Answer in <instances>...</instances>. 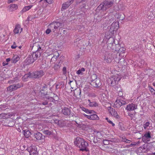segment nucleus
Instances as JSON below:
<instances>
[{"instance_id":"7ed1b4c3","label":"nucleus","mask_w":155,"mask_h":155,"mask_svg":"<svg viewBox=\"0 0 155 155\" xmlns=\"http://www.w3.org/2000/svg\"><path fill=\"white\" fill-rule=\"evenodd\" d=\"M114 4V0H104L97 8L96 11L98 12L100 10L104 12L112 7Z\"/></svg>"},{"instance_id":"9b49d317","label":"nucleus","mask_w":155,"mask_h":155,"mask_svg":"<svg viewBox=\"0 0 155 155\" xmlns=\"http://www.w3.org/2000/svg\"><path fill=\"white\" fill-rule=\"evenodd\" d=\"M118 78L117 77L115 76L111 77L107 80V82L111 86H115L116 84Z\"/></svg>"},{"instance_id":"ea45409f","label":"nucleus","mask_w":155,"mask_h":155,"mask_svg":"<svg viewBox=\"0 0 155 155\" xmlns=\"http://www.w3.org/2000/svg\"><path fill=\"white\" fill-rule=\"evenodd\" d=\"M10 8L12 10H14L17 8L18 6L17 5L15 4H11L10 5Z\"/></svg>"},{"instance_id":"6e6552de","label":"nucleus","mask_w":155,"mask_h":155,"mask_svg":"<svg viewBox=\"0 0 155 155\" xmlns=\"http://www.w3.org/2000/svg\"><path fill=\"white\" fill-rule=\"evenodd\" d=\"M33 136L34 138L38 140H41L44 139L45 138V136L43 135L40 132H33L32 133Z\"/></svg>"},{"instance_id":"f704fd0d","label":"nucleus","mask_w":155,"mask_h":155,"mask_svg":"<svg viewBox=\"0 0 155 155\" xmlns=\"http://www.w3.org/2000/svg\"><path fill=\"white\" fill-rule=\"evenodd\" d=\"M58 123L59 125L61 127H63L66 124L65 121L63 120H59L58 122Z\"/></svg>"},{"instance_id":"473e14b6","label":"nucleus","mask_w":155,"mask_h":155,"mask_svg":"<svg viewBox=\"0 0 155 155\" xmlns=\"http://www.w3.org/2000/svg\"><path fill=\"white\" fill-rule=\"evenodd\" d=\"M70 117H71L73 118V120L75 122V121H76V120H78L80 118V117L77 114H75L74 113H71L70 114L69 116Z\"/></svg>"},{"instance_id":"338daca9","label":"nucleus","mask_w":155,"mask_h":155,"mask_svg":"<svg viewBox=\"0 0 155 155\" xmlns=\"http://www.w3.org/2000/svg\"><path fill=\"white\" fill-rule=\"evenodd\" d=\"M84 0H77L76 1V2L77 4L80 3Z\"/></svg>"},{"instance_id":"58836bf2","label":"nucleus","mask_w":155,"mask_h":155,"mask_svg":"<svg viewBox=\"0 0 155 155\" xmlns=\"http://www.w3.org/2000/svg\"><path fill=\"white\" fill-rule=\"evenodd\" d=\"M48 27L54 32L56 29L53 22L49 25Z\"/></svg>"},{"instance_id":"c9c22d12","label":"nucleus","mask_w":155,"mask_h":155,"mask_svg":"<svg viewBox=\"0 0 155 155\" xmlns=\"http://www.w3.org/2000/svg\"><path fill=\"white\" fill-rule=\"evenodd\" d=\"M119 48L118 49L117 52L118 53V54H120H120L123 53L125 52V48L123 47H121L120 46V47H119Z\"/></svg>"},{"instance_id":"bf43d9fd","label":"nucleus","mask_w":155,"mask_h":155,"mask_svg":"<svg viewBox=\"0 0 155 155\" xmlns=\"http://www.w3.org/2000/svg\"><path fill=\"white\" fill-rule=\"evenodd\" d=\"M31 16H28L27 18V20L26 21H28V23L29 21H31Z\"/></svg>"},{"instance_id":"9d476101","label":"nucleus","mask_w":155,"mask_h":155,"mask_svg":"<svg viewBox=\"0 0 155 155\" xmlns=\"http://www.w3.org/2000/svg\"><path fill=\"white\" fill-rule=\"evenodd\" d=\"M113 35H111V34H107V35H106V33L105 34V37L106 38L108 39L107 41V48L109 49V44H113L115 43V40L112 37Z\"/></svg>"},{"instance_id":"4c0bfd02","label":"nucleus","mask_w":155,"mask_h":155,"mask_svg":"<svg viewBox=\"0 0 155 155\" xmlns=\"http://www.w3.org/2000/svg\"><path fill=\"white\" fill-rule=\"evenodd\" d=\"M20 59V58L18 56H14L12 60V63H16Z\"/></svg>"},{"instance_id":"a211bd4d","label":"nucleus","mask_w":155,"mask_h":155,"mask_svg":"<svg viewBox=\"0 0 155 155\" xmlns=\"http://www.w3.org/2000/svg\"><path fill=\"white\" fill-rule=\"evenodd\" d=\"M45 99L48 100V102L54 103L55 101H57L58 98L57 95H55V96H54V97L49 96L46 97Z\"/></svg>"},{"instance_id":"f8f14e48","label":"nucleus","mask_w":155,"mask_h":155,"mask_svg":"<svg viewBox=\"0 0 155 155\" xmlns=\"http://www.w3.org/2000/svg\"><path fill=\"white\" fill-rule=\"evenodd\" d=\"M107 109L109 111L110 114L112 116H114L116 118L120 119V117L117 114V111L113 108L110 107H107Z\"/></svg>"},{"instance_id":"cd10ccee","label":"nucleus","mask_w":155,"mask_h":155,"mask_svg":"<svg viewBox=\"0 0 155 155\" xmlns=\"http://www.w3.org/2000/svg\"><path fill=\"white\" fill-rule=\"evenodd\" d=\"M22 133H23L24 136L26 138H28L31 134V132L28 130H23Z\"/></svg>"},{"instance_id":"393cba45","label":"nucleus","mask_w":155,"mask_h":155,"mask_svg":"<svg viewBox=\"0 0 155 155\" xmlns=\"http://www.w3.org/2000/svg\"><path fill=\"white\" fill-rule=\"evenodd\" d=\"M56 28L57 29L59 27H62L64 25L63 22H59V21H54L53 22Z\"/></svg>"},{"instance_id":"0e129e2a","label":"nucleus","mask_w":155,"mask_h":155,"mask_svg":"<svg viewBox=\"0 0 155 155\" xmlns=\"http://www.w3.org/2000/svg\"><path fill=\"white\" fill-rule=\"evenodd\" d=\"M74 1V0H68L67 2H68L69 4L71 5L72 3Z\"/></svg>"},{"instance_id":"8fccbe9b","label":"nucleus","mask_w":155,"mask_h":155,"mask_svg":"<svg viewBox=\"0 0 155 155\" xmlns=\"http://www.w3.org/2000/svg\"><path fill=\"white\" fill-rule=\"evenodd\" d=\"M150 124V123L149 122H147L144 124H143V126L144 129H146L147 128V127L149 126Z\"/></svg>"},{"instance_id":"79ce46f5","label":"nucleus","mask_w":155,"mask_h":155,"mask_svg":"<svg viewBox=\"0 0 155 155\" xmlns=\"http://www.w3.org/2000/svg\"><path fill=\"white\" fill-rule=\"evenodd\" d=\"M15 124L14 122L13 121H9L8 124L6 126L8 127H13L15 125Z\"/></svg>"},{"instance_id":"c756f323","label":"nucleus","mask_w":155,"mask_h":155,"mask_svg":"<svg viewBox=\"0 0 155 155\" xmlns=\"http://www.w3.org/2000/svg\"><path fill=\"white\" fill-rule=\"evenodd\" d=\"M88 101L89 103V105L90 107H96L98 106V104L96 101H94L91 102V100L88 99Z\"/></svg>"},{"instance_id":"09e8293b","label":"nucleus","mask_w":155,"mask_h":155,"mask_svg":"<svg viewBox=\"0 0 155 155\" xmlns=\"http://www.w3.org/2000/svg\"><path fill=\"white\" fill-rule=\"evenodd\" d=\"M122 141L127 143H130L131 142L130 140H128L126 139L125 138L123 137H122Z\"/></svg>"},{"instance_id":"20e7f679","label":"nucleus","mask_w":155,"mask_h":155,"mask_svg":"<svg viewBox=\"0 0 155 155\" xmlns=\"http://www.w3.org/2000/svg\"><path fill=\"white\" fill-rule=\"evenodd\" d=\"M45 74L44 72L41 70L29 72L26 75L30 78L39 79L41 78Z\"/></svg>"},{"instance_id":"f3484780","label":"nucleus","mask_w":155,"mask_h":155,"mask_svg":"<svg viewBox=\"0 0 155 155\" xmlns=\"http://www.w3.org/2000/svg\"><path fill=\"white\" fill-rule=\"evenodd\" d=\"M81 90L79 88H77L74 90V96L77 98H80L81 97Z\"/></svg>"},{"instance_id":"aec40b11","label":"nucleus","mask_w":155,"mask_h":155,"mask_svg":"<svg viewBox=\"0 0 155 155\" xmlns=\"http://www.w3.org/2000/svg\"><path fill=\"white\" fill-rule=\"evenodd\" d=\"M34 59L31 55H29L25 61L26 64H29L33 63L35 61Z\"/></svg>"},{"instance_id":"f257e3e1","label":"nucleus","mask_w":155,"mask_h":155,"mask_svg":"<svg viewBox=\"0 0 155 155\" xmlns=\"http://www.w3.org/2000/svg\"><path fill=\"white\" fill-rule=\"evenodd\" d=\"M120 54L114 53L110 51H105L104 56V61L107 63H110L113 60L116 62L119 63L120 60Z\"/></svg>"},{"instance_id":"a18cd8bd","label":"nucleus","mask_w":155,"mask_h":155,"mask_svg":"<svg viewBox=\"0 0 155 155\" xmlns=\"http://www.w3.org/2000/svg\"><path fill=\"white\" fill-rule=\"evenodd\" d=\"M123 124L121 122H119L118 124L119 129L122 130H125V128L123 126Z\"/></svg>"},{"instance_id":"0eeeda50","label":"nucleus","mask_w":155,"mask_h":155,"mask_svg":"<svg viewBox=\"0 0 155 155\" xmlns=\"http://www.w3.org/2000/svg\"><path fill=\"white\" fill-rule=\"evenodd\" d=\"M26 150L29 152L30 155H37L38 153L36 146H31L27 147Z\"/></svg>"},{"instance_id":"39448f33","label":"nucleus","mask_w":155,"mask_h":155,"mask_svg":"<svg viewBox=\"0 0 155 155\" xmlns=\"http://www.w3.org/2000/svg\"><path fill=\"white\" fill-rule=\"evenodd\" d=\"M119 22L118 21L113 22L110 26L108 27V29L109 30L106 32V35L111 34V35H114V32H116L119 28Z\"/></svg>"},{"instance_id":"dca6fc26","label":"nucleus","mask_w":155,"mask_h":155,"mask_svg":"<svg viewBox=\"0 0 155 155\" xmlns=\"http://www.w3.org/2000/svg\"><path fill=\"white\" fill-rule=\"evenodd\" d=\"M88 138L91 142L93 141L95 143L97 142V137L94 133L89 134Z\"/></svg>"},{"instance_id":"a878e982","label":"nucleus","mask_w":155,"mask_h":155,"mask_svg":"<svg viewBox=\"0 0 155 155\" xmlns=\"http://www.w3.org/2000/svg\"><path fill=\"white\" fill-rule=\"evenodd\" d=\"M32 5H30L27 6H25L20 12V14H22L25 12L29 10L32 7Z\"/></svg>"},{"instance_id":"1a4fd4ad","label":"nucleus","mask_w":155,"mask_h":155,"mask_svg":"<svg viewBox=\"0 0 155 155\" xmlns=\"http://www.w3.org/2000/svg\"><path fill=\"white\" fill-rule=\"evenodd\" d=\"M120 47V46L119 44H117L114 43L113 44L109 45L108 49L112 50V52L114 53H118L117 52V51Z\"/></svg>"},{"instance_id":"e433bc0d","label":"nucleus","mask_w":155,"mask_h":155,"mask_svg":"<svg viewBox=\"0 0 155 155\" xmlns=\"http://www.w3.org/2000/svg\"><path fill=\"white\" fill-rule=\"evenodd\" d=\"M61 66V65L60 64V63H56L55 64L54 67V68L56 72L58 71L60 69Z\"/></svg>"},{"instance_id":"6ab92c4d","label":"nucleus","mask_w":155,"mask_h":155,"mask_svg":"<svg viewBox=\"0 0 155 155\" xmlns=\"http://www.w3.org/2000/svg\"><path fill=\"white\" fill-rule=\"evenodd\" d=\"M151 138L150 133L148 131L146 132L144 135L142 137V140L143 142L145 143L147 142V140Z\"/></svg>"},{"instance_id":"72a5a7b5","label":"nucleus","mask_w":155,"mask_h":155,"mask_svg":"<svg viewBox=\"0 0 155 155\" xmlns=\"http://www.w3.org/2000/svg\"><path fill=\"white\" fill-rule=\"evenodd\" d=\"M81 109L83 111H84L88 114H92V112H94V110H89L83 107H82L81 108Z\"/></svg>"},{"instance_id":"423d86ee","label":"nucleus","mask_w":155,"mask_h":155,"mask_svg":"<svg viewBox=\"0 0 155 155\" xmlns=\"http://www.w3.org/2000/svg\"><path fill=\"white\" fill-rule=\"evenodd\" d=\"M92 77L95 78V79L94 80L92 79L91 85L94 87H99L101 85L100 79L99 78H97V76L95 74L93 75Z\"/></svg>"},{"instance_id":"4468645a","label":"nucleus","mask_w":155,"mask_h":155,"mask_svg":"<svg viewBox=\"0 0 155 155\" xmlns=\"http://www.w3.org/2000/svg\"><path fill=\"white\" fill-rule=\"evenodd\" d=\"M71 111L70 108L67 107H64L62 109L61 113L66 116H70L71 114Z\"/></svg>"},{"instance_id":"e2e57ef3","label":"nucleus","mask_w":155,"mask_h":155,"mask_svg":"<svg viewBox=\"0 0 155 155\" xmlns=\"http://www.w3.org/2000/svg\"><path fill=\"white\" fill-rule=\"evenodd\" d=\"M61 84H60V83H59V84H56V89H58V88H60L59 86H60Z\"/></svg>"},{"instance_id":"a19ab883","label":"nucleus","mask_w":155,"mask_h":155,"mask_svg":"<svg viewBox=\"0 0 155 155\" xmlns=\"http://www.w3.org/2000/svg\"><path fill=\"white\" fill-rule=\"evenodd\" d=\"M41 93V96L43 98H45L46 99V97L47 96V95H48V92L46 91V92H42L41 91H40L39 93Z\"/></svg>"},{"instance_id":"13d9d810","label":"nucleus","mask_w":155,"mask_h":155,"mask_svg":"<svg viewBox=\"0 0 155 155\" xmlns=\"http://www.w3.org/2000/svg\"><path fill=\"white\" fill-rule=\"evenodd\" d=\"M149 88L151 92H153V91H155V90L151 86H149Z\"/></svg>"},{"instance_id":"bb28decb","label":"nucleus","mask_w":155,"mask_h":155,"mask_svg":"<svg viewBox=\"0 0 155 155\" xmlns=\"http://www.w3.org/2000/svg\"><path fill=\"white\" fill-rule=\"evenodd\" d=\"M70 5L68 2H65L62 5V7L61 8V11H63L64 10L66 9L70 6Z\"/></svg>"},{"instance_id":"4d7b16f0","label":"nucleus","mask_w":155,"mask_h":155,"mask_svg":"<svg viewBox=\"0 0 155 155\" xmlns=\"http://www.w3.org/2000/svg\"><path fill=\"white\" fill-rule=\"evenodd\" d=\"M51 30L50 28H48L46 31V33L47 34H48L51 32Z\"/></svg>"},{"instance_id":"4be33fe9","label":"nucleus","mask_w":155,"mask_h":155,"mask_svg":"<svg viewBox=\"0 0 155 155\" xmlns=\"http://www.w3.org/2000/svg\"><path fill=\"white\" fill-rule=\"evenodd\" d=\"M22 31V28H21V25H16L14 30V33L15 34H17L19 33V32L20 33Z\"/></svg>"},{"instance_id":"680f3d73","label":"nucleus","mask_w":155,"mask_h":155,"mask_svg":"<svg viewBox=\"0 0 155 155\" xmlns=\"http://www.w3.org/2000/svg\"><path fill=\"white\" fill-rule=\"evenodd\" d=\"M77 74H78V75H79L81 74H82V72L81 71V70L80 69L78 70L77 71Z\"/></svg>"},{"instance_id":"ddd939ff","label":"nucleus","mask_w":155,"mask_h":155,"mask_svg":"<svg viewBox=\"0 0 155 155\" xmlns=\"http://www.w3.org/2000/svg\"><path fill=\"white\" fill-rule=\"evenodd\" d=\"M127 103L126 102L121 99H117L115 102L114 106L115 107H120L121 106L125 105Z\"/></svg>"},{"instance_id":"37998d69","label":"nucleus","mask_w":155,"mask_h":155,"mask_svg":"<svg viewBox=\"0 0 155 155\" xmlns=\"http://www.w3.org/2000/svg\"><path fill=\"white\" fill-rule=\"evenodd\" d=\"M48 104V101L46 99L45 100V101H42L41 103H39V105H47Z\"/></svg>"},{"instance_id":"5fc2aeb1","label":"nucleus","mask_w":155,"mask_h":155,"mask_svg":"<svg viewBox=\"0 0 155 155\" xmlns=\"http://www.w3.org/2000/svg\"><path fill=\"white\" fill-rule=\"evenodd\" d=\"M110 141L111 142H114V143L117 142V139L115 138H112L111 139V140H110Z\"/></svg>"},{"instance_id":"69168bd1","label":"nucleus","mask_w":155,"mask_h":155,"mask_svg":"<svg viewBox=\"0 0 155 155\" xmlns=\"http://www.w3.org/2000/svg\"><path fill=\"white\" fill-rule=\"evenodd\" d=\"M105 119L107 120V121L110 124L112 122L111 120H109L108 117H106Z\"/></svg>"},{"instance_id":"774afa93","label":"nucleus","mask_w":155,"mask_h":155,"mask_svg":"<svg viewBox=\"0 0 155 155\" xmlns=\"http://www.w3.org/2000/svg\"><path fill=\"white\" fill-rule=\"evenodd\" d=\"M53 104L51 103H49V102H48V104L47 105V107H50L52 106Z\"/></svg>"},{"instance_id":"f03ea898","label":"nucleus","mask_w":155,"mask_h":155,"mask_svg":"<svg viewBox=\"0 0 155 155\" xmlns=\"http://www.w3.org/2000/svg\"><path fill=\"white\" fill-rule=\"evenodd\" d=\"M74 142L75 145L79 147L80 151L83 152L89 151L87 147L89 144L83 138L79 137H77L75 139Z\"/></svg>"},{"instance_id":"5701e85b","label":"nucleus","mask_w":155,"mask_h":155,"mask_svg":"<svg viewBox=\"0 0 155 155\" xmlns=\"http://www.w3.org/2000/svg\"><path fill=\"white\" fill-rule=\"evenodd\" d=\"M95 112L94 111V112H92V114H90V116L89 117V119L91 120H97L99 119V118L98 116L94 113Z\"/></svg>"},{"instance_id":"b1692460","label":"nucleus","mask_w":155,"mask_h":155,"mask_svg":"<svg viewBox=\"0 0 155 155\" xmlns=\"http://www.w3.org/2000/svg\"><path fill=\"white\" fill-rule=\"evenodd\" d=\"M32 57L34 59L35 61H36L38 58L40 57L41 55V54L40 53L38 52L37 51H35L34 52H33L31 54Z\"/></svg>"},{"instance_id":"6e6d98bb","label":"nucleus","mask_w":155,"mask_h":155,"mask_svg":"<svg viewBox=\"0 0 155 155\" xmlns=\"http://www.w3.org/2000/svg\"><path fill=\"white\" fill-rule=\"evenodd\" d=\"M17 47V46H16V43L15 42H14L13 43V45H12L11 46V48L12 49H15Z\"/></svg>"},{"instance_id":"de8ad7c7","label":"nucleus","mask_w":155,"mask_h":155,"mask_svg":"<svg viewBox=\"0 0 155 155\" xmlns=\"http://www.w3.org/2000/svg\"><path fill=\"white\" fill-rule=\"evenodd\" d=\"M37 47L38 48V49L36 51L40 53V54H41L42 52V49H41V47H40V45H37Z\"/></svg>"},{"instance_id":"c03bdc74","label":"nucleus","mask_w":155,"mask_h":155,"mask_svg":"<svg viewBox=\"0 0 155 155\" xmlns=\"http://www.w3.org/2000/svg\"><path fill=\"white\" fill-rule=\"evenodd\" d=\"M54 0H40L39 2L41 3L43 1L44 2H46L48 4H50L53 2Z\"/></svg>"},{"instance_id":"412c9836","label":"nucleus","mask_w":155,"mask_h":155,"mask_svg":"<svg viewBox=\"0 0 155 155\" xmlns=\"http://www.w3.org/2000/svg\"><path fill=\"white\" fill-rule=\"evenodd\" d=\"M75 122L77 124V126L78 127L81 129L83 130H87V128L88 127L87 124H79L77 122V121H75Z\"/></svg>"},{"instance_id":"2f4dec72","label":"nucleus","mask_w":155,"mask_h":155,"mask_svg":"<svg viewBox=\"0 0 155 155\" xmlns=\"http://www.w3.org/2000/svg\"><path fill=\"white\" fill-rule=\"evenodd\" d=\"M12 115H11V114L10 113H7V114H5V113H2L0 114V118H9L10 116H12Z\"/></svg>"},{"instance_id":"3c124183","label":"nucleus","mask_w":155,"mask_h":155,"mask_svg":"<svg viewBox=\"0 0 155 155\" xmlns=\"http://www.w3.org/2000/svg\"><path fill=\"white\" fill-rule=\"evenodd\" d=\"M17 89L20 88L21 87L23 86V84L21 83H18L16 84H14Z\"/></svg>"},{"instance_id":"c85d7f7f","label":"nucleus","mask_w":155,"mask_h":155,"mask_svg":"<svg viewBox=\"0 0 155 155\" xmlns=\"http://www.w3.org/2000/svg\"><path fill=\"white\" fill-rule=\"evenodd\" d=\"M15 86L14 84L10 85L7 87V91L12 92L17 89Z\"/></svg>"},{"instance_id":"052dcab7","label":"nucleus","mask_w":155,"mask_h":155,"mask_svg":"<svg viewBox=\"0 0 155 155\" xmlns=\"http://www.w3.org/2000/svg\"><path fill=\"white\" fill-rule=\"evenodd\" d=\"M137 143H131L129 146L130 147L134 146L137 144Z\"/></svg>"},{"instance_id":"7c9ffc66","label":"nucleus","mask_w":155,"mask_h":155,"mask_svg":"<svg viewBox=\"0 0 155 155\" xmlns=\"http://www.w3.org/2000/svg\"><path fill=\"white\" fill-rule=\"evenodd\" d=\"M43 133L48 135H50V136H53L54 137V134H53V132L52 131H51L49 130H45L43 131ZM54 138L56 139L55 138V137H54Z\"/></svg>"},{"instance_id":"49530a36","label":"nucleus","mask_w":155,"mask_h":155,"mask_svg":"<svg viewBox=\"0 0 155 155\" xmlns=\"http://www.w3.org/2000/svg\"><path fill=\"white\" fill-rule=\"evenodd\" d=\"M7 107V104H3L0 105V109L1 110H5V108Z\"/></svg>"},{"instance_id":"864d4df0","label":"nucleus","mask_w":155,"mask_h":155,"mask_svg":"<svg viewBox=\"0 0 155 155\" xmlns=\"http://www.w3.org/2000/svg\"><path fill=\"white\" fill-rule=\"evenodd\" d=\"M110 140H104L103 141V143L104 145H108L109 144V142Z\"/></svg>"},{"instance_id":"2eb2a0df","label":"nucleus","mask_w":155,"mask_h":155,"mask_svg":"<svg viewBox=\"0 0 155 155\" xmlns=\"http://www.w3.org/2000/svg\"><path fill=\"white\" fill-rule=\"evenodd\" d=\"M137 105L136 104H130L127 105V106L126 109L129 111H131L134 110L137 108Z\"/></svg>"},{"instance_id":"603ef678","label":"nucleus","mask_w":155,"mask_h":155,"mask_svg":"<svg viewBox=\"0 0 155 155\" xmlns=\"http://www.w3.org/2000/svg\"><path fill=\"white\" fill-rule=\"evenodd\" d=\"M48 86L46 84H45L42 88V89L41 90V91H46L47 90Z\"/></svg>"}]
</instances>
